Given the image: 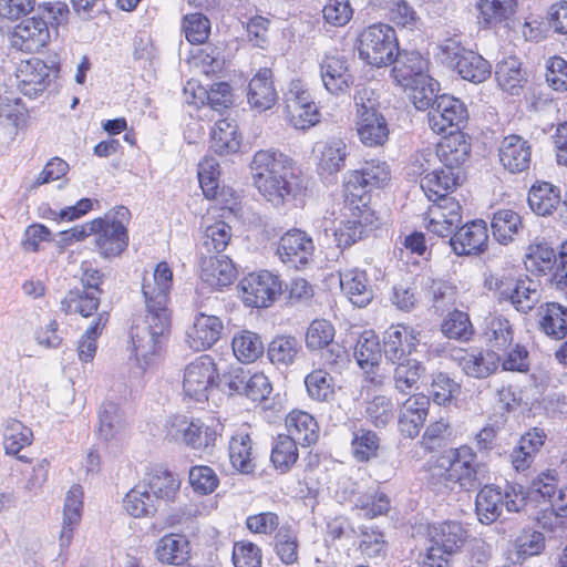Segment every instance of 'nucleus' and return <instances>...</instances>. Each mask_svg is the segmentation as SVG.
Returning a JSON list of instances; mask_svg holds the SVG:
<instances>
[{"label": "nucleus", "mask_w": 567, "mask_h": 567, "mask_svg": "<svg viewBox=\"0 0 567 567\" xmlns=\"http://www.w3.org/2000/svg\"><path fill=\"white\" fill-rule=\"evenodd\" d=\"M183 31L188 42L202 44L209 35V20L202 13L186 14L183 20Z\"/></svg>", "instance_id": "64"}, {"label": "nucleus", "mask_w": 567, "mask_h": 567, "mask_svg": "<svg viewBox=\"0 0 567 567\" xmlns=\"http://www.w3.org/2000/svg\"><path fill=\"white\" fill-rule=\"evenodd\" d=\"M516 4V0H480L478 21L485 28L497 27L514 16Z\"/></svg>", "instance_id": "44"}, {"label": "nucleus", "mask_w": 567, "mask_h": 567, "mask_svg": "<svg viewBox=\"0 0 567 567\" xmlns=\"http://www.w3.org/2000/svg\"><path fill=\"white\" fill-rule=\"evenodd\" d=\"M288 435L297 443L308 446L317 442L319 425L308 412L293 410L286 416Z\"/></svg>", "instance_id": "37"}, {"label": "nucleus", "mask_w": 567, "mask_h": 567, "mask_svg": "<svg viewBox=\"0 0 567 567\" xmlns=\"http://www.w3.org/2000/svg\"><path fill=\"white\" fill-rule=\"evenodd\" d=\"M240 147L237 126L228 118L217 120L212 131V148L219 155L236 153Z\"/></svg>", "instance_id": "47"}, {"label": "nucleus", "mask_w": 567, "mask_h": 567, "mask_svg": "<svg viewBox=\"0 0 567 567\" xmlns=\"http://www.w3.org/2000/svg\"><path fill=\"white\" fill-rule=\"evenodd\" d=\"M450 246L458 256L478 255L488 243L487 225L482 219L466 223L450 237Z\"/></svg>", "instance_id": "18"}, {"label": "nucleus", "mask_w": 567, "mask_h": 567, "mask_svg": "<svg viewBox=\"0 0 567 567\" xmlns=\"http://www.w3.org/2000/svg\"><path fill=\"white\" fill-rule=\"evenodd\" d=\"M524 505V497L516 489L506 485L504 488L485 484L477 493L475 511L478 520L483 524L494 523L506 508L509 513H517Z\"/></svg>", "instance_id": "6"}, {"label": "nucleus", "mask_w": 567, "mask_h": 567, "mask_svg": "<svg viewBox=\"0 0 567 567\" xmlns=\"http://www.w3.org/2000/svg\"><path fill=\"white\" fill-rule=\"evenodd\" d=\"M501 359V354L494 350L463 351L453 357L462 372L473 379H486L494 374Z\"/></svg>", "instance_id": "21"}, {"label": "nucleus", "mask_w": 567, "mask_h": 567, "mask_svg": "<svg viewBox=\"0 0 567 567\" xmlns=\"http://www.w3.org/2000/svg\"><path fill=\"white\" fill-rule=\"evenodd\" d=\"M391 363L395 365L393 370V382L394 388L399 392L408 394L419 389L417 383L425 373V367L421 361L409 358Z\"/></svg>", "instance_id": "43"}, {"label": "nucleus", "mask_w": 567, "mask_h": 567, "mask_svg": "<svg viewBox=\"0 0 567 567\" xmlns=\"http://www.w3.org/2000/svg\"><path fill=\"white\" fill-rule=\"evenodd\" d=\"M18 79L24 95L35 97L42 93L50 82V69L39 60H28L19 68Z\"/></svg>", "instance_id": "32"}, {"label": "nucleus", "mask_w": 567, "mask_h": 567, "mask_svg": "<svg viewBox=\"0 0 567 567\" xmlns=\"http://www.w3.org/2000/svg\"><path fill=\"white\" fill-rule=\"evenodd\" d=\"M399 44L395 30L385 23H375L362 30L358 39L361 60L377 68L391 64Z\"/></svg>", "instance_id": "5"}, {"label": "nucleus", "mask_w": 567, "mask_h": 567, "mask_svg": "<svg viewBox=\"0 0 567 567\" xmlns=\"http://www.w3.org/2000/svg\"><path fill=\"white\" fill-rule=\"evenodd\" d=\"M313 152L318 158V171L322 175H333L342 171L350 154L347 143L340 137L318 143Z\"/></svg>", "instance_id": "28"}, {"label": "nucleus", "mask_w": 567, "mask_h": 567, "mask_svg": "<svg viewBox=\"0 0 567 567\" xmlns=\"http://www.w3.org/2000/svg\"><path fill=\"white\" fill-rule=\"evenodd\" d=\"M200 255V278L204 282L216 289L233 284L237 276V269L228 256H204V252Z\"/></svg>", "instance_id": "26"}, {"label": "nucleus", "mask_w": 567, "mask_h": 567, "mask_svg": "<svg viewBox=\"0 0 567 567\" xmlns=\"http://www.w3.org/2000/svg\"><path fill=\"white\" fill-rule=\"evenodd\" d=\"M429 125L435 133H446L447 130H460L468 120V113L464 103L447 94L436 97L435 105L427 113Z\"/></svg>", "instance_id": "14"}, {"label": "nucleus", "mask_w": 567, "mask_h": 567, "mask_svg": "<svg viewBox=\"0 0 567 567\" xmlns=\"http://www.w3.org/2000/svg\"><path fill=\"white\" fill-rule=\"evenodd\" d=\"M300 351L301 344L296 337L279 336L269 343L267 354L271 363L288 367L296 361Z\"/></svg>", "instance_id": "51"}, {"label": "nucleus", "mask_w": 567, "mask_h": 567, "mask_svg": "<svg viewBox=\"0 0 567 567\" xmlns=\"http://www.w3.org/2000/svg\"><path fill=\"white\" fill-rule=\"evenodd\" d=\"M355 130L360 142L367 147L383 146L390 135L389 123L382 113L355 118Z\"/></svg>", "instance_id": "34"}, {"label": "nucleus", "mask_w": 567, "mask_h": 567, "mask_svg": "<svg viewBox=\"0 0 567 567\" xmlns=\"http://www.w3.org/2000/svg\"><path fill=\"white\" fill-rule=\"evenodd\" d=\"M488 480L487 466L477 462L476 452L467 445L451 449L430 470L431 484L450 489L475 491Z\"/></svg>", "instance_id": "3"}, {"label": "nucleus", "mask_w": 567, "mask_h": 567, "mask_svg": "<svg viewBox=\"0 0 567 567\" xmlns=\"http://www.w3.org/2000/svg\"><path fill=\"white\" fill-rule=\"evenodd\" d=\"M380 437L371 430L358 429L351 440V453L357 462H369L377 457Z\"/></svg>", "instance_id": "58"}, {"label": "nucleus", "mask_w": 567, "mask_h": 567, "mask_svg": "<svg viewBox=\"0 0 567 567\" xmlns=\"http://www.w3.org/2000/svg\"><path fill=\"white\" fill-rule=\"evenodd\" d=\"M185 100L203 111L202 116L214 118V113L223 115L233 104L231 87L226 82L214 83L209 89L188 81L184 86Z\"/></svg>", "instance_id": "10"}, {"label": "nucleus", "mask_w": 567, "mask_h": 567, "mask_svg": "<svg viewBox=\"0 0 567 567\" xmlns=\"http://www.w3.org/2000/svg\"><path fill=\"white\" fill-rule=\"evenodd\" d=\"M173 272L166 262H159L151 277H144L142 295L145 315L131 329V339L138 367H152L161 357L163 342L171 326L168 309Z\"/></svg>", "instance_id": "1"}, {"label": "nucleus", "mask_w": 567, "mask_h": 567, "mask_svg": "<svg viewBox=\"0 0 567 567\" xmlns=\"http://www.w3.org/2000/svg\"><path fill=\"white\" fill-rule=\"evenodd\" d=\"M97 292L75 288L70 290L61 301V310L66 315L79 313L84 318L92 316L100 306Z\"/></svg>", "instance_id": "46"}, {"label": "nucleus", "mask_w": 567, "mask_h": 567, "mask_svg": "<svg viewBox=\"0 0 567 567\" xmlns=\"http://www.w3.org/2000/svg\"><path fill=\"white\" fill-rule=\"evenodd\" d=\"M466 537L467 530L458 522H444L434 527L422 567H450L449 557L464 545Z\"/></svg>", "instance_id": "8"}, {"label": "nucleus", "mask_w": 567, "mask_h": 567, "mask_svg": "<svg viewBox=\"0 0 567 567\" xmlns=\"http://www.w3.org/2000/svg\"><path fill=\"white\" fill-rule=\"evenodd\" d=\"M439 89V82L429 75V81L413 83L406 90L411 91V100L417 110L431 111L435 105L436 97H440Z\"/></svg>", "instance_id": "63"}, {"label": "nucleus", "mask_w": 567, "mask_h": 567, "mask_svg": "<svg viewBox=\"0 0 567 567\" xmlns=\"http://www.w3.org/2000/svg\"><path fill=\"white\" fill-rule=\"evenodd\" d=\"M430 408V399L424 394H414L403 403L399 414V429L408 437H415L424 422Z\"/></svg>", "instance_id": "29"}, {"label": "nucleus", "mask_w": 567, "mask_h": 567, "mask_svg": "<svg viewBox=\"0 0 567 567\" xmlns=\"http://www.w3.org/2000/svg\"><path fill=\"white\" fill-rule=\"evenodd\" d=\"M128 217L130 210L120 206L113 216L106 215L105 218L95 219L100 220L99 227H95L94 230L95 245L103 257H116L127 247L128 235L124 220H127Z\"/></svg>", "instance_id": "9"}, {"label": "nucleus", "mask_w": 567, "mask_h": 567, "mask_svg": "<svg viewBox=\"0 0 567 567\" xmlns=\"http://www.w3.org/2000/svg\"><path fill=\"white\" fill-rule=\"evenodd\" d=\"M542 290L539 284L528 277L517 279L513 296L508 298V302L522 313H528L540 301Z\"/></svg>", "instance_id": "50"}, {"label": "nucleus", "mask_w": 567, "mask_h": 567, "mask_svg": "<svg viewBox=\"0 0 567 567\" xmlns=\"http://www.w3.org/2000/svg\"><path fill=\"white\" fill-rule=\"evenodd\" d=\"M125 429L120 406L114 402H104L99 410L97 434L105 441L121 436Z\"/></svg>", "instance_id": "49"}, {"label": "nucleus", "mask_w": 567, "mask_h": 567, "mask_svg": "<svg viewBox=\"0 0 567 567\" xmlns=\"http://www.w3.org/2000/svg\"><path fill=\"white\" fill-rule=\"evenodd\" d=\"M513 328L511 322L502 317L493 318L486 331V339L489 349L499 353L507 351L513 344Z\"/></svg>", "instance_id": "59"}, {"label": "nucleus", "mask_w": 567, "mask_h": 567, "mask_svg": "<svg viewBox=\"0 0 567 567\" xmlns=\"http://www.w3.org/2000/svg\"><path fill=\"white\" fill-rule=\"evenodd\" d=\"M333 379L322 369L313 370L306 379L305 384L310 398L317 401H329L333 396Z\"/></svg>", "instance_id": "62"}, {"label": "nucleus", "mask_w": 567, "mask_h": 567, "mask_svg": "<svg viewBox=\"0 0 567 567\" xmlns=\"http://www.w3.org/2000/svg\"><path fill=\"white\" fill-rule=\"evenodd\" d=\"M527 200L536 215L548 216L558 207L560 193L553 184L538 182L530 187Z\"/></svg>", "instance_id": "42"}, {"label": "nucleus", "mask_w": 567, "mask_h": 567, "mask_svg": "<svg viewBox=\"0 0 567 567\" xmlns=\"http://www.w3.org/2000/svg\"><path fill=\"white\" fill-rule=\"evenodd\" d=\"M315 245L312 238L303 230L292 229L281 236L277 254L290 268L299 269L312 259Z\"/></svg>", "instance_id": "15"}, {"label": "nucleus", "mask_w": 567, "mask_h": 567, "mask_svg": "<svg viewBox=\"0 0 567 567\" xmlns=\"http://www.w3.org/2000/svg\"><path fill=\"white\" fill-rule=\"evenodd\" d=\"M83 508V489L73 485L66 494L63 511L62 528L59 535L60 547L68 548L73 539L74 530L79 526Z\"/></svg>", "instance_id": "30"}, {"label": "nucleus", "mask_w": 567, "mask_h": 567, "mask_svg": "<svg viewBox=\"0 0 567 567\" xmlns=\"http://www.w3.org/2000/svg\"><path fill=\"white\" fill-rule=\"evenodd\" d=\"M442 332L449 339L468 341L474 333V329L466 312L454 310L444 319Z\"/></svg>", "instance_id": "60"}, {"label": "nucleus", "mask_w": 567, "mask_h": 567, "mask_svg": "<svg viewBox=\"0 0 567 567\" xmlns=\"http://www.w3.org/2000/svg\"><path fill=\"white\" fill-rule=\"evenodd\" d=\"M499 162L512 174L527 171L532 161V145L519 135L505 136L498 147Z\"/></svg>", "instance_id": "24"}, {"label": "nucleus", "mask_w": 567, "mask_h": 567, "mask_svg": "<svg viewBox=\"0 0 567 567\" xmlns=\"http://www.w3.org/2000/svg\"><path fill=\"white\" fill-rule=\"evenodd\" d=\"M189 542L184 535L168 534L159 538L155 547L156 558L168 565L181 566L189 558Z\"/></svg>", "instance_id": "39"}, {"label": "nucleus", "mask_w": 567, "mask_h": 567, "mask_svg": "<svg viewBox=\"0 0 567 567\" xmlns=\"http://www.w3.org/2000/svg\"><path fill=\"white\" fill-rule=\"evenodd\" d=\"M353 354L360 368L367 372L379 365L382 349L374 331L365 330L359 336Z\"/></svg>", "instance_id": "45"}, {"label": "nucleus", "mask_w": 567, "mask_h": 567, "mask_svg": "<svg viewBox=\"0 0 567 567\" xmlns=\"http://www.w3.org/2000/svg\"><path fill=\"white\" fill-rule=\"evenodd\" d=\"M298 534L288 526L281 527L275 538V550L281 563L292 565L298 561Z\"/></svg>", "instance_id": "61"}, {"label": "nucleus", "mask_w": 567, "mask_h": 567, "mask_svg": "<svg viewBox=\"0 0 567 567\" xmlns=\"http://www.w3.org/2000/svg\"><path fill=\"white\" fill-rule=\"evenodd\" d=\"M223 331L219 317L200 312L187 331V343L195 351L209 349L220 339Z\"/></svg>", "instance_id": "25"}, {"label": "nucleus", "mask_w": 567, "mask_h": 567, "mask_svg": "<svg viewBox=\"0 0 567 567\" xmlns=\"http://www.w3.org/2000/svg\"><path fill=\"white\" fill-rule=\"evenodd\" d=\"M462 223V207L455 198H442L427 212L426 229L439 236H453Z\"/></svg>", "instance_id": "16"}, {"label": "nucleus", "mask_w": 567, "mask_h": 567, "mask_svg": "<svg viewBox=\"0 0 567 567\" xmlns=\"http://www.w3.org/2000/svg\"><path fill=\"white\" fill-rule=\"evenodd\" d=\"M455 71L463 80L472 83L484 82L492 73V65L478 53L467 50Z\"/></svg>", "instance_id": "52"}, {"label": "nucleus", "mask_w": 567, "mask_h": 567, "mask_svg": "<svg viewBox=\"0 0 567 567\" xmlns=\"http://www.w3.org/2000/svg\"><path fill=\"white\" fill-rule=\"evenodd\" d=\"M202 227L203 236L200 241L204 256L223 255L221 252L231 240V227L224 220L209 223L208 219L203 221Z\"/></svg>", "instance_id": "38"}, {"label": "nucleus", "mask_w": 567, "mask_h": 567, "mask_svg": "<svg viewBox=\"0 0 567 567\" xmlns=\"http://www.w3.org/2000/svg\"><path fill=\"white\" fill-rule=\"evenodd\" d=\"M33 432L17 419H8L3 423L2 444L6 454L17 456L22 462H29L20 451L32 444Z\"/></svg>", "instance_id": "35"}, {"label": "nucleus", "mask_w": 567, "mask_h": 567, "mask_svg": "<svg viewBox=\"0 0 567 567\" xmlns=\"http://www.w3.org/2000/svg\"><path fill=\"white\" fill-rule=\"evenodd\" d=\"M239 287L245 305L254 308L269 307L281 292V282L268 270L249 274Z\"/></svg>", "instance_id": "12"}, {"label": "nucleus", "mask_w": 567, "mask_h": 567, "mask_svg": "<svg viewBox=\"0 0 567 567\" xmlns=\"http://www.w3.org/2000/svg\"><path fill=\"white\" fill-rule=\"evenodd\" d=\"M336 329L326 319L313 320L306 332V347L310 351H322L321 359L333 371H341L349 362L347 349L334 340Z\"/></svg>", "instance_id": "7"}, {"label": "nucleus", "mask_w": 567, "mask_h": 567, "mask_svg": "<svg viewBox=\"0 0 567 567\" xmlns=\"http://www.w3.org/2000/svg\"><path fill=\"white\" fill-rule=\"evenodd\" d=\"M109 321L107 312L97 315L93 324H91L82 334L78 343V357L82 362H91L97 350V339Z\"/></svg>", "instance_id": "56"}, {"label": "nucleus", "mask_w": 567, "mask_h": 567, "mask_svg": "<svg viewBox=\"0 0 567 567\" xmlns=\"http://www.w3.org/2000/svg\"><path fill=\"white\" fill-rule=\"evenodd\" d=\"M457 185V175L454 169H434L421 179V187L434 204L442 202V198H452L449 193Z\"/></svg>", "instance_id": "40"}, {"label": "nucleus", "mask_w": 567, "mask_h": 567, "mask_svg": "<svg viewBox=\"0 0 567 567\" xmlns=\"http://www.w3.org/2000/svg\"><path fill=\"white\" fill-rule=\"evenodd\" d=\"M278 94L275 89L270 69H260L250 80L247 91L249 106L261 113L270 110L277 102Z\"/></svg>", "instance_id": "27"}, {"label": "nucleus", "mask_w": 567, "mask_h": 567, "mask_svg": "<svg viewBox=\"0 0 567 567\" xmlns=\"http://www.w3.org/2000/svg\"><path fill=\"white\" fill-rule=\"evenodd\" d=\"M392 76L404 90L413 83L429 81L427 61L416 51H399L392 58Z\"/></svg>", "instance_id": "17"}, {"label": "nucleus", "mask_w": 567, "mask_h": 567, "mask_svg": "<svg viewBox=\"0 0 567 567\" xmlns=\"http://www.w3.org/2000/svg\"><path fill=\"white\" fill-rule=\"evenodd\" d=\"M159 505L174 502L178 495L181 480L177 474L163 465H153L147 467L143 480L141 481Z\"/></svg>", "instance_id": "23"}, {"label": "nucleus", "mask_w": 567, "mask_h": 567, "mask_svg": "<svg viewBox=\"0 0 567 567\" xmlns=\"http://www.w3.org/2000/svg\"><path fill=\"white\" fill-rule=\"evenodd\" d=\"M523 228L520 216L512 209H499L492 219V230L501 244H508Z\"/></svg>", "instance_id": "53"}, {"label": "nucleus", "mask_w": 567, "mask_h": 567, "mask_svg": "<svg viewBox=\"0 0 567 567\" xmlns=\"http://www.w3.org/2000/svg\"><path fill=\"white\" fill-rule=\"evenodd\" d=\"M218 372L209 355H202L186 365L183 390L196 401L207 400L208 391L217 385Z\"/></svg>", "instance_id": "13"}, {"label": "nucleus", "mask_w": 567, "mask_h": 567, "mask_svg": "<svg viewBox=\"0 0 567 567\" xmlns=\"http://www.w3.org/2000/svg\"><path fill=\"white\" fill-rule=\"evenodd\" d=\"M127 514L135 518L153 516L159 508V503L142 482L131 488L123 498Z\"/></svg>", "instance_id": "41"}, {"label": "nucleus", "mask_w": 567, "mask_h": 567, "mask_svg": "<svg viewBox=\"0 0 567 567\" xmlns=\"http://www.w3.org/2000/svg\"><path fill=\"white\" fill-rule=\"evenodd\" d=\"M219 427V423L205 424L199 419L188 421L185 416H175L169 434L193 450L210 454L220 435Z\"/></svg>", "instance_id": "11"}, {"label": "nucleus", "mask_w": 567, "mask_h": 567, "mask_svg": "<svg viewBox=\"0 0 567 567\" xmlns=\"http://www.w3.org/2000/svg\"><path fill=\"white\" fill-rule=\"evenodd\" d=\"M229 460L234 468L244 474L254 472L256 464L252 454V441L245 429H239L230 436Z\"/></svg>", "instance_id": "36"}, {"label": "nucleus", "mask_w": 567, "mask_h": 567, "mask_svg": "<svg viewBox=\"0 0 567 567\" xmlns=\"http://www.w3.org/2000/svg\"><path fill=\"white\" fill-rule=\"evenodd\" d=\"M340 286L349 301L359 308L368 306L373 299V290L365 271L350 269L341 272Z\"/></svg>", "instance_id": "33"}, {"label": "nucleus", "mask_w": 567, "mask_h": 567, "mask_svg": "<svg viewBox=\"0 0 567 567\" xmlns=\"http://www.w3.org/2000/svg\"><path fill=\"white\" fill-rule=\"evenodd\" d=\"M471 153V144L462 132L449 131L437 145L436 155L446 168H458L464 164Z\"/></svg>", "instance_id": "31"}, {"label": "nucleus", "mask_w": 567, "mask_h": 567, "mask_svg": "<svg viewBox=\"0 0 567 567\" xmlns=\"http://www.w3.org/2000/svg\"><path fill=\"white\" fill-rule=\"evenodd\" d=\"M250 167L258 192L274 207L300 198L306 190L300 177L292 172V158L278 150L256 152Z\"/></svg>", "instance_id": "2"}, {"label": "nucleus", "mask_w": 567, "mask_h": 567, "mask_svg": "<svg viewBox=\"0 0 567 567\" xmlns=\"http://www.w3.org/2000/svg\"><path fill=\"white\" fill-rule=\"evenodd\" d=\"M231 344L235 357L243 363L256 361L265 350L261 338L247 330L235 334Z\"/></svg>", "instance_id": "54"}, {"label": "nucleus", "mask_w": 567, "mask_h": 567, "mask_svg": "<svg viewBox=\"0 0 567 567\" xmlns=\"http://www.w3.org/2000/svg\"><path fill=\"white\" fill-rule=\"evenodd\" d=\"M540 328L555 339H563L567 334V308L557 302H547L539 308Z\"/></svg>", "instance_id": "48"}, {"label": "nucleus", "mask_w": 567, "mask_h": 567, "mask_svg": "<svg viewBox=\"0 0 567 567\" xmlns=\"http://www.w3.org/2000/svg\"><path fill=\"white\" fill-rule=\"evenodd\" d=\"M495 76L502 90L508 92L511 95L518 94L522 83L524 82L520 63L515 58H508L497 63Z\"/></svg>", "instance_id": "55"}, {"label": "nucleus", "mask_w": 567, "mask_h": 567, "mask_svg": "<svg viewBox=\"0 0 567 567\" xmlns=\"http://www.w3.org/2000/svg\"><path fill=\"white\" fill-rule=\"evenodd\" d=\"M390 167L385 162L371 159L364 162L360 169L349 173L346 187L351 195L361 197L354 194V190L362 189L367 193L373 188H380L390 181Z\"/></svg>", "instance_id": "19"}, {"label": "nucleus", "mask_w": 567, "mask_h": 567, "mask_svg": "<svg viewBox=\"0 0 567 567\" xmlns=\"http://www.w3.org/2000/svg\"><path fill=\"white\" fill-rule=\"evenodd\" d=\"M69 7L62 1H43L38 4L34 14L18 23L9 35L12 48L34 53L42 50L51 40V33L66 23Z\"/></svg>", "instance_id": "4"}, {"label": "nucleus", "mask_w": 567, "mask_h": 567, "mask_svg": "<svg viewBox=\"0 0 567 567\" xmlns=\"http://www.w3.org/2000/svg\"><path fill=\"white\" fill-rule=\"evenodd\" d=\"M297 442L287 435H278L271 450L270 460L281 473H287L298 460Z\"/></svg>", "instance_id": "57"}, {"label": "nucleus", "mask_w": 567, "mask_h": 567, "mask_svg": "<svg viewBox=\"0 0 567 567\" xmlns=\"http://www.w3.org/2000/svg\"><path fill=\"white\" fill-rule=\"evenodd\" d=\"M419 343V332L413 328L403 324L392 326L383 336L384 357L389 362L409 359Z\"/></svg>", "instance_id": "20"}, {"label": "nucleus", "mask_w": 567, "mask_h": 567, "mask_svg": "<svg viewBox=\"0 0 567 567\" xmlns=\"http://www.w3.org/2000/svg\"><path fill=\"white\" fill-rule=\"evenodd\" d=\"M320 76L324 89L333 95L348 93L354 80L348 59L342 55L324 56L320 63Z\"/></svg>", "instance_id": "22"}]
</instances>
